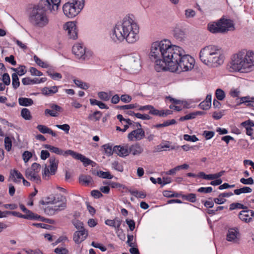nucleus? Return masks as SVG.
Masks as SVG:
<instances>
[{
  "label": "nucleus",
  "instance_id": "f257e3e1",
  "mask_svg": "<svg viewBox=\"0 0 254 254\" xmlns=\"http://www.w3.org/2000/svg\"><path fill=\"white\" fill-rule=\"evenodd\" d=\"M149 58L154 61L155 69L157 72L162 70L178 73L187 71L192 69L194 64L193 58L186 54L182 48L172 45L167 40L153 43Z\"/></svg>",
  "mask_w": 254,
  "mask_h": 254
},
{
  "label": "nucleus",
  "instance_id": "f03ea898",
  "mask_svg": "<svg viewBox=\"0 0 254 254\" xmlns=\"http://www.w3.org/2000/svg\"><path fill=\"white\" fill-rule=\"evenodd\" d=\"M60 2L61 0H40L37 5L31 8L29 16L30 22L36 27L46 26L49 23L46 11L57 10Z\"/></svg>",
  "mask_w": 254,
  "mask_h": 254
},
{
  "label": "nucleus",
  "instance_id": "7ed1b4c3",
  "mask_svg": "<svg viewBox=\"0 0 254 254\" xmlns=\"http://www.w3.org/2000/svg\"><path fill=\"white\" fill-rule=\"evenodd\" d=\"M227 68L230 72H248L254 70V52L241 50L233 55Z\"/></svg>",
  "mask_w": 254,
  "mask_h": 254
},
{
  "label": "nucleus",
  "instance_id": "20e7f679",
  "mask_svg": "<svg viewBox=\"0 0 254 254\" xmlns=\"http://www.w3.org/2000/svg\"><path fill=\"white\" fill-rule=\"evenodd\" d=\"M224 58L221 48L215 45L205 46L199 52L200 61L209 67H215L221 65Z\"/></svg>",
  "mask_w": 254,
  "mask_h": 254
},
{
  "label": "nucleus",
  "instance_id": "39448f33",
  "mask_svg": "<svg viewBox=\"0 0 254 254\" xmlns=\"http://www.w3.org/2000/svg\"><path fill=\"white\" fill-rule=\"evenodd\" d=\"M44 148L49 149L51 152L58 155H63L65 157L68 155L71 156L73 158L80 160L85 165H89L91 164L92 161L86 158L81 154L74 152L71 150L64 151L58 147H55L49 144H45Z\"/></svg>",
  "mask_w": 254,
  "mask_h": 254
},
{
  "label": "nucleus",
  "instance_id": "423d86ee",
  "mask_svg": "<svg viewBox=\"0 0 254 254\" xmlns=\"http://www.w3.org/2000/svg\"><path fill=\"white\" fill-rule=\"evenodd\" d=\"M84 6V0H73L72 2L65 3L63 7L64 14L68 18L76 16Z\"/></svg>",
  "mask_w": 254,
  "mask_h": 254
},
{
  "label": "nucleus",
  "instance_id": "0eeeda50",
  "mask_svg": "<svg viewBox=\"0 0 254 254\" xmlns=\"http://www.w3.org/2000/svg\"><path fill=\"white\" fill-rule=\"evenodd\" d=\"M122 66L126 69L137 70L141 66L140 56L135 53L126 56L122 59Z\"/></svg>",
  "mask_w": 254,
  "mask_h": 254
},
{
  "label": "nucleus",
  "instance_id": "6e6552de",
  "mask_svg": "<svg viewBox=\"0 0 254 254\" xmlns=\"http://www.w3.org/2000/svg\"><path fill=\"white\" fill-rule=\"evenodd\" d=\"M125 28V18L115 25L111 34V39L114 42L120 43L124 41L126 36Z\"/></svg>",
  "mask_w": 254,
  "mask_h": 254
},
{
  "label": "nucleus",
  "instance_id": "1a4fd4ad",
  "mask_svg": "<svg viewBox=\"0 0 254 254\" xmlns=\"http://www.w3.org/2000/svg\"><path fill=\"white\" fill-rule=\"evenodd\" d=\"M72 51L77 59L86 60L89 59L88 52L86 51V48L81 43H76L73 47Z\"/></svg>",
  "mask_w": 254,
  "mask_h": 254
},
{
  "label": "nucleus",
  "instance_id": "9d476101",
  "mask_svg": "<svg viewBox=\"0 0 254 254\" xmlns=\"http://www.w3.org/2000/svg\"><path fill=\"white\" fill-rule=\"evenodd\" d=\"M49 162L50 170L46 166L43 172V178L46 180L48 179L47 177L49 178L50 175H54L58 168L59 161L55 157H51Z\"/></svg>",
  "mask_w": 254,
  "mask_h": 254
},
{
  "label": "nucleus",
  "instance_id": "9b49d317",
  "mask_svg": "<svg viewBox=\"0 0 254 254\" xmlns=\"http://www.w3.org/2000/svg\"><path fill=\"white\" fill-rule=\"evenodd\" d=\"M64 29L67 31L70 39H76L77 38V30L74 22H66L64 25Z\"/></svg>",
  "mask_w": 254,
  "mask_h": 254
},
{
  "label": "nucleus",
  "instance_id": "f8f14e48",
  "mask_svg": "<svg viewBox=\"0 0 254 254\" xmlns=\"http://www.w3.org/2000/svg\"><path fill=\"white\" fill-rule=\"evenodd\" d=\"M240 238L239 229L237 228H230L227 234V240L234 243H237Z\"/></svg>",
  "mask_w": 254,
  "mask_h": 254
},
{
  "label": "nucleus",
  "instance_id": "ddd939ff",
  "mask_svg": "<svg viewBox=\"0 0 254 254\" xmlns=\"http://www.w3.org/2000/svg\"><path fill=\"white\" fill-rule=\"evenodd\" d=\"M219 30L220 33H225L234 28L232 21L229 19L221 18L218 20Z\"/></svg>",
  "mask_w": 254,
  "mask_h": 254
},
{
  "label": "nucleus",
  "instance_id": "4468645a",
  "mask_svg": "<svg viewBox=\"0 0 254 254\" xmlns=\"http://www.w3.org/2000/svg\"><path fill=\"white\" fill-rule=\"evenodd\" d=\"M145 137V131L143 129H133L127 135L129 141H139Z\"/></svg>",
  "mask_w": 254,
  "mask_h": 254
},
{
  "label": "nucleus",
  "instance_id": "2eb2a0df",
  "mask_svg": "<svg viewBox=\"0 0 254 254\" xmlns=\"http://www.w3.org/2000/svg\"><path fill=\"white\" fill-rule=\"evenodd\" d=\"M239 218L246 223H249L252 221V218L254 217V211L252 210L241 211L239 214Z\"/></svg>",
  "mask_w": 254,
  "mask_h": 254
},
{
  "label": "nucleus",
  "instance_id": "dca6fc26",
  "mask_svg": "<svg viewBox=\"0 0 254 254\" xmlns=\"http://www.w3.org/2000/svg\"><path fill=\"white\" fill-rule=\"evenodd\" d=\"M25 175L28 180L36 184H39L41 182L39 173H36L35 171L27 169L25 171Z\"/></svg>",
  "mask_w": 254,
  "mask_h": 254
},
{
  "label": "nucleus",
  "instance_id": "f3484780",
  "mask_svg": "<svg viewBox=\"0 0 254 254\" xmlns=\"http://www.w3.org/2000/svg\"><path fill=\"white\" fill-rule=\"evenodd\" d=\"M49 202H50L49 201ZM52 204H57L60 203V205H57V207L60 208L59 209L64 210L66 207V200L64 196L58 195L54 197L53 200L51 202Z\"/></svg>",
  "mask_w": 254,
  "mask_h": 254
},
{
  "label": "nucleus",
  "instance_id": "a211bd4d",
  "mask_svg": "<svg viewBox=\"0 0 254 254\" xmlns=\"http://www.w3.org/2000/svg\"><path fill=\"white\" fill-rule=\"evenodd\" d=\"M131 32L129 34L126 35L125 39L128 43H134L136 42L139 39V27H135Z\"/></svg>",
  "mask_w": 254,
  "mask_h": 254
},
{
  "label": "nucleus",
  "instance_id": "6ab92c4d",
  "mask_svg": "<svg viewBox=\"0 0 254 254\" xmlns=\"http://www.w3.org/2000/svg\"><path fill=\"white\" fill-rule=\"evenodd\" d=\"M113 151L121 157H126L129 155L128 145L127 144L124 146H115L113 148Z\"/></svg>",
  "mask_w": 254,
  "mask_h": 254
},
{
  "label": "nucleus",
  "instance_id": "aec40b11",
  "mask_svg": "<svg viewBox=\"0 0 254 254\" xmlns=\"http://www.w3.org/2000/svg\"><path fill=\"white\" fill-rule=\"evenodd\" d=\"M87 235V231L84 229L79 230L74 233L73 240L76 243H80L86 238Z\"/></svg>",
  "mask_w": 254,
  "mask_h": 254
},
{
  "label": "nucleus",
  "instance_id": "412c9836",
  "mask_svg": "<svg viewBox=\"0 0 254 254\" xmlns=\"http://www.w3.org/2000/svg\"><path fill=\"white\" fill-rule=\"evenodd\" d=\"M125 31L126 35L129 34L131 32L135 27H138V25L129 18H125Z\"/></svg>",
  "mask_w": 254,
  "mask_h": 254
},
{
  "label": "nucleus",
  "instance_id": "4be33fe9",
  "mask_svg": "<svg viewBox=\"0 0 254 254\" xmlns=\"http://www.w3.org/2000/svg\"><path fill=\"white\" fill-rule=\"evenodd\" d=\"M50 109H46L45 110V115L49 114L51 117H58L59 116V112H60L62 109L61 107L58 105L51 104L50 105Z\"/></svg>",
  "mask_w": 254,
  "mask_h": 254
},
{
  "label": "nucleus",
  "instance_id": "5701e85b",
  "mask_svg": "<svg viewBox=\"0 0 254 254\" xmlns=\"http://www.w3.org/2000/svg\"><path fill=\"white\" fill-rule=\"evenodd\" d=\"M143 151V148L136 143L128 146L129 154H132L134 156H137L141 154Z\"/></svg>",
  "mask_w": 254,
  "mask_h": 254
},
{
  "label": "nucleus",
  "instance_id": "b1692460",
  "mask_svg": "<svg viewBox=\"0 0 254 254\" xmlns=\"http://www.w3.org/2000/svg\"><path fill=\"white\" fill-rule=\"evenodd\" d=\"M122 223V221L118 217L113 220L108 219L105 221V224L108 226L114 227L119 230Z\"/></svg>",
  "mask_w": 254,
  "mask_h": 254
},
{
  "label": "nucleus",
  "instance_id": "393cba45",
  "mask_svg": "<svg viewBox=\"0 0 254 254\" xmlns=\"http://www.w3.org/2000/svg\"><path fill=\"white\" fill-rule=\"evenodd\" d=\"M241 125L246 128V134L248 135L252 136L253 133V129L252 128V127H254V123L251 121H248L243 122Z\"/></svg>",
  "mask_w": 254,
  "mask_h": 254
},
{
  "label": "nucleus",
  "instance_id": "a878e982",
  "mask_svg": "<svg viewBox=\"0 0 254 254\" xmlns=\"http://www.w3.org/2000/svg\"><path fill=\"white\" fill-rule=\"evenodd\" d=\"M37 128L42 133H49L54 137L57 136V134L55 132L46 126L39 125L37 126Z\"/></svg>",
  "mask_w": 254,
  "mask_h": 254
},
{
  "label": "nucleus",
  "instance_id": "bb28decb",
  "mask_svg": "<svg viewBox=\"0 0 254 254\" xmlns=\"http://www.w3.org/2000/svg\"><path fill=\"white\" fill-rule=\"evenodd\" d=\"M58 91V87L56 86L50 88L45 87L42 89V93L44 95L49 96L57 93Z\"/></svg>",
  "mask_w": 254,
  "mask_h": 254
},
{
  "label": "nucleus",
  "instance_id": "cd10ccee",
  "mask_svg": "<svg viewBox=\"0 0 254 254\" xmlns=\"http://www.w3.org/2000/svg\"><path fill=\"white\" fill-rule=\"evenodd\" d=\"M218 21L216 22H213L208 24V30L212 33H220L219 30V26Z\"/></svg>",
  "mask_w": 254,
  "mask_h": 254
},
{
  "label": "nucleus",
  "instance_id": "c85d7f7f",
  "mask_svg": "<svg viewBox=\"0 0 254 254\" xmlns=\"http://www.w3.org/2000/svg\"><path fill=\"white\" fill-rule=\"evenodd\" d=\"M18 103L22 106H29L33 104V101L30 98L20 97L18 99Z\"/></svg>",
  "mask_w": 254,
  "mask_h": 254
},
{
  "label": "nucleus",
  "instance_id": "c756f323",
  "mask_svg": "<svg viewBox=\"0 0 254 254\" xmlns=\"http://www.w3.org/2000/svg\"><path fill=\"white\" fill-rule=\"evenodd\" d=\"M79 181L80 183L87 186L92 182V179L90 176L82 175L79 176Z\"/></svg>",
  "mask_w": 254,
  "mask_h": 254
},
{
  "label": "nucleus",
  "instance_id": "7c9ffc66",
  "mask_svg": "<svg viewBox=\"0 0 254 254\" xmlns=\"http://www.w3.org/2000/svg\"><path fill=\"white\" fill-rule=\"evenodd\" d=\"M10 174V176L13 178V181L15 183H17L19 182L17 180V179H22L23 178L21 173L15 169L11 170Z\"/></svg>",
  "mask_w": 254,
  "mask_h": 254
},
{
  "label": "nucleus",
  "instance_id": "2f4dec72",
  "mask_svg": "<svg viewBox=\"0 0 254 254\" xmlns=\"http://www.w3.org/2000/svg\"><path fill=\"white\" fill-rule=\"evenodd\" d=\"M102 114L100 111H95L93 113L90 114L88 117V119L90 121H92L94 122H96L99 121Z\"/></svg>",
  "mask_w": 254,
  "mask_h": 254
},
{
  "label": "nucleus",
  "instance_id": "473e14b6",
  "mask_svg": "<svg viewBox=\"0 0 254 254\" xmlns=\"http://www.w3.org/2000/svg\"><path fill=\"white\" fill-rule=\"evenodd\" d=\"M59 209L57 206H55L54 207L47 206L45 208V212L48 215H53L57 212L62 210Z\"/></svg>",
  "mask_w": 254,
  "mask_h": 254
},
{
  "label": "nucleus",
  "instance_id": "72a5a7b5",
  "mask_svg": "<svg viewBox=\"0 0 254 254\" xmlns=\"http://www.w3.org/2000/svg\"><path fill=\"white\" fill-rule=\"evenodd\" d=\"M98 97L102 100L107 101L110 100L112 96V92L110 91L109 93L101 91L98 93Z\"/></svg>",
  "mask_w": 254,
  "mask_h": 254
},
{
  "label": "nucleus",
  "instance_id": "f704fd0d",
  "mask_svg": "<svg viewBox=\"0 0 254 254\" xmlns=\"http://www.w3.org/2000/svg\"><path fill=\"white\" fill-rule=\"evenodd\" d=\"M170 148L172 150L175 149L176 148L174 146L170 145L169 142H167L166 143H161L160 145L157 146L156 149L157 151H161L162 149L166 150L167 149Z\"/></svg>",
  "mask_w": 254,
  "mask_h": 254
},
{
  "label": "nucleus",
  "instance_id": "c9c22d12",
  "mask_svg": "<svg viewBox=\"0 0 254 254\" xmlns=\"http://www.w3.org/2000/svg\"><path fill=\"white\" fill-rule=\"evenodd\" d=\"M234 191L235 194L239 195L243 193H250L252 191V189L248 187H244L242 188L235 190Z\"/></svg>",
  "mask_w": 254,
  "mask_h": 254
},
{
  "label": "nucleus",
  "instance_id": "e433bc0d",
  "mask_svg": "<svg viewBox=\"0 0 254 254\" xmlns=\"http://www.w3.org/2000/svg\"><path fill=\"white\" fill-rule=\"evenodd\" d=\"M184 32L179 28H176L174 31V37L179 40H182L184 38Z\"/></svg>",
  "mask_w": 254,
  "mask_h": 254
},
{
  "label": "nucleus",
  "instance_id": "4c0bfd02",
  "mask_svg": "<svg viewBox=\"0 0 254 254\" xmlns=\"http://www.w3.org/2000/svg\"><path fill=\"white\" fill-rule=\"evenodd\" d=\"M12 85L14 89H17L20 85L18 77L16 73L12 74Z\"/></svg>",
  "mask_w": 254,
  "mask_h": 254
},
{
  "label": "nucleus",
  "instance_id": "58836bf2",
  "mask_svg": "<svg viewBox=\"0 0 254 254\" xmlns=\"http://www.w3.org/2000/svg\"><path fill=\"white\" fill-rule=\"evenodd\" d=\"M22 83L24 85L37 84V78L31 79L30 77H25L22 79Z\"/></svg>",
  "mask_w": 254,
  "mask_h": 254
},
{
  "label": "nucleus",
  "instance_id": "ea45409f",
  "mask_svg": "<svg viewBox=\"0 0 254 254\" xmlns=\"http://www.w3.org/2000/svg\"><path fill=\"white\" fill-rule=\"evenodd\" d=\"M21 115L23 118L26 120H30L32 119V116L30 111L27 108L22 109Z\"/></svg>",
  "mask_w": 254,
  "mask_h": 254
},
{
  "label": "nucleus",
  "instance_id": "a19ab883",
  "mask_svg": "<svg viewBox=\"0 0 254 254\" xmlns=\"http://www.w3.org/2000/svg\"><path fill=\"white\" fill-rule=\"evenodd\" d=\"M97 175L99 177L104 179H111L113 178V176L111 175L109 172L99 171L97 172Z\"/></svg>",
  "mask_w": 254,
  "mask_h": 254
},
{
  "label": "nucleus",
  "instance_id": "79ce46f5",
  "mask_svg": "<svg viewBox=\"0 0 254 254\" xmlns=\"http://www.w3.org/2000/svg\"><path fill=\"white\" fill-rule=\"evenodd\" d=\"M215 96L218 100H223L225 97V93L221 89L218 88L215 91Z\"/></svg>",
  "mask_w": 254,
  "mask_h": 254
},
{
  "label": "nucleus",
  "instance_id": "37998d69",
  "mask_svg": "<svg viewBox=\"0 0 254 254\" xmlns=\"http://www.w3.org/2000/svg\"><path fill=\"white\" fill-rule=\"evenodd\" d=\"M73 81L74 83L76 85V86L84 90L87 89L89 87V85L87 83L82 82L81 80L74 79Z\"/></svg>",
  "mask_w": 254,
  "mask_h": 254
},
{
  "label": "nucleus",
  "instance_id": "c03bdc74",
  "mask_svg": "<svg viewBox=\"0 0 254 254\" xmlns=\"http://www.w3.org/2000/svg\"><path fill=\"white\" fill-rule=\"evenodd\" d=\"M182 197L191 202H194L196 201V195L194 193H189L187 195H182Z\"/></svg>",
  "mask_w": 254,
  "mask_h": 254
},
{
  "label": "nucleus",
  "instance_id": "a18cd8bd",
  "mask_svg": "<svg viewBox=\"0 0 254 254\" xmlns=\"http://www.w3.org/2000/svg\"><path fill=\"white\" fill-rule=\"evenodd\" d=\"M12 70L15 71L17 75H19V76H22L24 75L26 73L25 70V66L24 65H21L18 68H12Z\"/></svg>",
  "mask_w": 254,
  "mask_h": 254
},
{
  "label": "nucleus",
  "instance_id": "49530a36",
  "mask_svg": "<svg viewBox=\"0 0 254 254\" xmlns=\"http://www.w3.org/2000/svg\"><path fill=\"white\" fill-rule=\"evenodd\" d=\"M33 59L35 63L39 66H41L43 68H47L48 67V64L46 63L43 62L41 59H40L37 56L35 55L33 57Z\"/></svg>",
  "mask_w": 254,
  "mask_h": 254
},
{
  "label": "nucleus",
  "instance_id": "de8ad7c7",
  "mask_svg": "<svg viewBox=\"0 0 254 254\" xmlns=\"http://www.w3.org/2000/svg\"><path fill=\"white\" fill-rule=\"evenodd\" d=\"M246 208L243 204L240 203H233L230 205V210H233L237 208L245 209Z\"/></svg>",
  "mask_w": 254,
  "mask_h": 254
},
{
  "label": "nucleus",
  "instance_id": "09e8293b",
  "mask_svg": "<svg viewBox=\"0 0 254 254\" xmlns=\"http://www.w3.org/2000/svg\"><path fill=\"white\" fill-rule=\"evenodd\" d=\"M105 150V153L108 156H111L113 154V149H112V146L109 144H105L102 146Z\"/></svg>",
  "mask_w": 254,
  "mask_h": 254
},
{
  "label": "nucleus",
  "instance_id": "8fccbe9b",
  "mask_svg": "<svg viewBox=\"0 0 254 254\" xmlns=\"http://www.w3.org/2000/svg\"><path fill=\"white\" fill-rule=\"evenodd\" d=\"M112 166L113 169L119 172H123L124 170L123 166L117 161H114L112 164Z\"/></svg>",
  "mask_w": 254,
  "mask_h": 254
},
{
  "label": "nucleus",
  "instance_id": "3c124183",
  "mask_svg": "<svg viewBox=\"0 0 254 254\" xmlns=\"http://www.w3.org/2000/svg\"><path fill=\"white\" fill-rule=\"evenodd\" d=\"M184 139L188 141L196 142L198 140V139L194 135H190L189 134H185L184 135Z\"/></svg>",
  "mask_w": 254,
  "mask_h": 254
},
{
  "label": "nucleus",
  "instance_id": "603ef678",
  "mask_svg": "<svg viewBox=\"0 0 254 254\" xmlns=\"http://www.w3.org/2000/svg\"><path fill=\"white\" fill-rule=\"evenodd\" d=\"M72 224L78 230L84 229L83 223L78 220H73L72 221Z\"/></svg>",
  "mask_w": 254,
  "mask_h": 254
},
{
  "label": "nucleus",
  "instance_id": "864d4df0",
  "mask_svg": "<svg viewBox=\"0 0 254 254\" xmlns=\"http://www.w3.org/2000/svg\"><path fill=\"white\" fill-rule=\"evenodd\" d=\"M55 127L64 130L66 133H68L69 130L70 129V126L68 124H64L62 125H56Z\"/></svg>",
  "mask_w": 254,
  "mask_h": 254
},
{
  "label": "nucleus",
  "instance_id": "5fc2aeb1",
  "mask_svg": "<svg viewBox=\"0 0 254 254\" xmlns=\"http://www.w3.org/2000/svg\"><path fill=\"white\" fill-rule=\"evenodd\" d=\"M4 145L5 149L8 151H10L12 146L10 138L9 137H6L4 138Z\"/></svg>",
  "mask_w": 254,
  "mask_h": 254
},
{
  "label": "nucleus",
  "instance_id": "6e6d98bb",
  "mask_svg": "<svg viewBox=\"0 0 254 254\" xmlns=\"http://www.w3.org/2000/svg\"><path fill=\"white\" fill-rule=\"evenodd\" d=\"M225 171H221L220 172L214 174H209V180L217 179L224 175Z\"/></svg>",
  "mask_w": 254,
  "mask_h": 254
},
{
  "label": "nucleus",
  "instance_id": "4d7b16f0",
  "mask_svg": "<svg viewBox=\"0 0 254 254\" xmlns=\"http://www.w3.org/2000/svg\"><path fill=\"white\" fill-rule=\"evenodd\" d=\"M2 80L3 82V84L5 85H8L10 83V77L8 73H4L2 75Z\"/></svg>",
  "mask_w": 254,
  "mask_h": 254
},
{
  "label": "nucleus",
  "instance_id": "13d9d810",
  "mask_svg": "<svg viewBox=\"0 0 254 254\" xmlns=\"http://www.w3.org/2000/svg\"><path fill=\"white\" fill-rule=\"evenodd\" d=\"M29 71L32 75L33 76H42L43 73L42 72L37 70L36 68L31 67L29 69Z\"/></svg>",
  "mask_w": 254,
  "mask_h": 254
},
{
  "label": "nucleus",
  "instance_id": "bf43d9fd",
  "mask_svg": "<svg viewBox=\"0 0 254 254\" xmlns=\"http://www.w3.org/2000/svg\"><path fill=\"white\" fill-rule=\"evenodd\" d=\"M196 116V114H194V113H191L190 114L186 115V116L184 117H182L180 118V121H184L185 120H188L194 119Z\"/></svg>",
  "mask_w": 254,
  "mask_h": 254
},
{
  "label": "nucleus",
  "instance_id": "052dcab7",
  "mask_svg": "<svg viewBox=\"0 0 254 254\" xmlns=\"http://www.w3.org/2000/svg\"><path fill=\"white\" fill-rule=\"evenodd\" d=\"M134 116L138 119H140L143 120H149L151 119V117L147 114H141L140 113L134 114Z\"/></svg>",
  "mask_w": 254,
  "mask_h": 254
},
{
  "label": "nucleus",
  "instance_id": "680f3d73",
  "mask_svg": "<svg viewBox=\"0 0 254 254\" xmlns=\"http://www.w3.org/2000/svg\"><path fill=\"white\" fill-rule=\"evenodd\" d=\"M240 91L238 89L232 88L229 92L230 96L233 98L239 97Z\"/></svg>",
  "mask_w": 254,
  "mask_h": 254
},
{
  "label": "nucleus",
  "instance_id": "e2e57ef3",
  "mask_svg": "<svg viewBox=\"0 0 254 254\" xmlns=\"http://www.w3.org/2000/svg\"><path fill=\"white\" fill-rule=\"evenodd\" d=\"M240 182L245 185H252L254 184V180L250 177L248 179L242 178L240 179Z\"/></svg>",
  "mask_w": 254,
  "mask_h": 254
},
{
  "label": "nucleus",
  "instance_id": "0e129e2a",
  "mask_svg": "<svg viewBox=\"0 0 254 254\" xmlns=\"http://www.w3.org/2000/svg\"><path fill=\"white\" fill-rule=\"evenodd\" d=\"M40 168L41 166L40 164L36 163H34L32 165L31 167L30 168H29L28 169L33 171H35L36 173H39L40 171Z\"/></svg>",
  "mask_w": 254,
  "mask_h": 254
},
{
  "label": "nucleus",
  "instance_id": "69168bd1",
  "mask_svg": "<svg viewBox=\"0 0 254 254\" xmlns=\"http://www.w3.org/2000/svg\"><path fill=\"white\" fill-rule=\"evenodd\" d=\"M47 73L49 76H50L53 79H56L57 78L58 79H61L62 78V75L61 73L56 72V73H52L50 71H48Z\"/></svg>",
  "mask_w": 254,
  "mask_h": 254
},
{
  "label": "nucleus",
  "instance_id": "338daca9",
  "mask_svg": "<svg viewBox=\"0 0 254 254\" xmlns=\"http://www.w3.org/2000/svg\"><path fill=\"white\" fill-rule=\"evenodd\" d=\"M121 100L124 103H129L131 101L132 98L127 94L122 95L120 97Z\"/></svg>",
  "mask_w": 254,
  "mask_h": 254
},
{
  "label": "nucleus",
  "instance_id": "774afa93",
  "mask_svg": "<svg viewBox=\"0 0 254 254\" xmlns=\"http://www.w3.org/2000/svg\"><path fill=\"white\" fill-rule=\"evenodd\" d=\"M54 252L58 254H67L68 250L63 248H57L55 249Z\"/></svg>",
  "mask_w": 254,
  "mask_h": 254
}]
</instances>
